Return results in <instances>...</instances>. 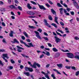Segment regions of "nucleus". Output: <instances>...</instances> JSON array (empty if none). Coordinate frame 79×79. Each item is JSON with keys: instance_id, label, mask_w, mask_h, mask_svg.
<instances>
[{"instance_id": "nucleus-40", "label": "nucleus", "mask_w": 79, "mask_h": 79, "mask_svg": "<svg viewBox=\"0 0 79 79\" xmlns=\"http://www.w3.org/2000/svg\"><path fill=\"white\" fill-rule=\"evenodd\" d=\"M45 5L48 8H50V6L48 3L45 4Z\"/></svg>"}, {"instance_id": "nucleus-61", "label": "nucleus", "mask_w": 79, "mask_h": 79, "mask_svg": "<svg viewBox=\"0 0 79 79\" xmlns=\"http://www.w3.org/2000/svg\"><path fill=\"white\" fill-rule=\"evenodd\" d=\"M44 35H46V36H48V34H47V33L44 32Z\"/></svg>"}, {"instance_id": "nucleus-23", "label": "nucleus", "mask_w": 79, "mask_h": 79, "mask_svg": "<svg viewBox=\"0 0 79 79\" xmlns=\"http://www.w3.org/2000/svg\"><path fill=\"white\" fill-rule=\"evenodd\" d=\"M31 66L32 68H37V66H36V65L34 64L33 65L31 64Z\"/></svg>"}, {"instance_id": "nucleus-63", "label": "nucleus", "mask_w": 79, "mask_h": 79, "mask_svg": "<svg viewBox=\"0 0 79 79\" xmlns=\"http://www.w3.org/2000/svg\"><path fill=\"white\" fill-rule=\"evenodd\" d=\"M66 10H67V11H68V12H69V11L71 10V9H70V8H67L66 9Z\"/></svg>"}, {"instance_id": "nucleus-53", "label": "nucleus", "mask_w": 79, "mask_h": 79, "mask_svg": "<svg viewBox=\"0 0 79 79\" xmlns=\"http://www.w3.org/2000/svg\"><path fill=\"white\" fill-rule=\"evenodd\" d=\"M35 17V16H29V18H34Z\"/></svg>"}, {"instance_id": "nucleus-25", "label": "nucleus", "mask_w": 79, "mask_h": 79, "mask_svg": "<svg viewBox=\"0 0 79 79\" xmlns=\"http://www.w3.org/2000/svg\"><path fill=\"white\" fill-rule=\"evenodd\" d=\"M51 11L53 15H54V14H56V12H55V10H54L53 9H51Z\"/></svg>"}, {"instance_id": "nucleus-41", "label": "nucleus", "mask_w": 79, "mask_h": 79, "mask_svg": "<svg viewBox=\"0 0 79 79\" xmlns=\"http://www.w3.org/2000/svg\"><path fill=\"white\" fill-rule=\"evenodd\" d=\"M57 5L59 7H62V6L60 3H57Z\"/></svg>"}, {"instance_id": "nucleus-56", "label": "nucleus", "mask_w": 79, "mask_h": 79, "mask_svg": "<svg viewBox=\"0 0 79 79\" xmlns=\"http://www.w3.org/2000/svg\"><path fill=\"white\" fill-rule=\"evenodd\" d=\"M21 38L23 40H25V37L24 36H21Z\"/></svg>"}, {"instance_id": "nucleus-3", "label": "nucleus", "mask_w": 79, "mask_h": 79, "mask_svg": "<svg viewBox=\"0 0 79 79\" xmlns=\"http://www.w3.org/2000/svg\"><path fill=\"white\" fill-rule=\"evenodd\" d=\"M67 55V56L68 58H74V54L71 53H67L66 54Z\"/></svg>"}, {"instance_id": "nucleus-1", "label": "nucleus", "mask_w": 79, "mask_h": 79, "mask_svg": "<svg viewBox=\"0 0 79 79\" xmlns=\"http://www.w3.org/2000/svg\"><path fill=\"white\" fill-rule=\"evenodd\" d=\"M20 41L21 44H24V45L26 46V47H27V48H30L31 47H34V46L32 44V43H28V44L29 45V46L26 43L24 42H23V40H20Z\"/></svg>"}, {"instance_id": "nucleus-39", "label": "nucleus", "mask_w": 79, "mask_h": 79, "mask_svg": "<svg viewBox=\"0 0 79 79\" xmlns=\"http://www.w3.org/2000/svg\"><path fill=\"white\" fill-rule=\"evenodd\" d=\"M48 2H49V3H50V4H51V5H52V4H53V3L50 0H48Z\"/></svg>"}, {"instance_id": "nucleus-37", "label": "nucleus", "mask_w": 79, "mask_h": 79, "mask_svg": "<svg viewBox=\"0 0 79 79\" xmlns=\"http://www.w3.org/2000/svg\"><path fill=\"white\" fill-rule=\"evenodd\" d=\"M10 62L12 63V64H14V63H15V62L14 60H13V59H11L10 60Z\"/></svg>"}, {"instance_id": "nucleus-47", "label": "nucleus", "mask_w": 79, "mask_h": 79, "mask_svg": "<svg viewBox=\"0 0 79 79\" xmlns=\"http://www.w3.org/2000/svg\"><path fill=\"white\" fill-rule=\"evenodd\" d=\"M36 65L37 67H38V68H40V64H39V63L36 64Z\"/></svg>"}, {"instance_id": "nucleus-31", "label": "nucleus", "mask_w": 79, "mask_h": 79, "mask_svg": "<svg viewBox=\"0 0 79 79\" xmlns=\"http://www.w3.org/2000/svg\"><path fill=\"white\" fill-rule=\"evenodd\" d=\"M46 54L45 55H47V56H50V52L48 51H46Z\"/></svg>"}, {"instance_id": "nucleus-35", "label": "nucleus", "mask_w": 79, "mask_h": 79, "mask_svg": "<svg viewBox=\"0 0 79 79\" xmlns=\"http://www.w3.org/2000/svg\"><path fill=\"white\" fill-rule=\"evenodd\" d=\"M56 34H57V35H60V37H62V35H61V34L60 33L58 32H57V31H56Z\"/></svg>"}, {"instance_id": "nucleus-55", "label": "nucleus", "mask_w": 79, "mask_h": 79, "mask_svg": "<svg viewBox=\"0 0 79 79\" xmlns=\"http://www.w3.org/2000/svg\"><path fill=\"white\" fill-rule=\"evenodd\" d=\"M5 50L3 49H0V52H5Z\"/></svg>"}, {"instance_id": "nucleus-12", "label": "nucleus", "mask_w": 79, "mask_h": 79, "mask_svg": "<svg viewBox=\"0 0 79 79\" xmlns=\"http://www.w3.org/2000/svg\"><path fill=\"white\" fill-rule=\"evenodd\" d=\"M9 7L11 9H15V10H17V7L13 5H11L9 6Z\"/></svg>"}, {"instance_id": "nucleus-10", "label": "nucleus", "mask_w": 79, "mask_h": 79, "mask_svg": "<svg viewBox=\"0 0 79 79\" xmlns=\"http://www.w3.org/2000/svg\"><path fill=\"white\" fill-rule=\"evenodd\" d=\"M75 55L74 56L75 58L77 59H78L79 60V52H76L75 53Z\"/></svg>"}, {"instance_id": "nucleus-44", "label": "nucleus", "mask_w": 79, "mask_h": 79, "mask_svg": "<svg viewBox=\"0 0 79 79\" xmlns=\"http://www.w3.org/2000/svg\"><path fill=\"white\" fill-rule=\"evenodd\" d=\"M8 3L10 5L11 4V1L12 0H8Z\"/></svg>"}, {"instance_id": "nucleus-30", "label": "nucleus", "mask_w": 79, "mask_h": 79, "mask_svg": "<svg viewBox=\"0 0 79 79\" xmlns=\"http://www.w3.org/2000/svg\"><path fill=\"white\" fill-rule=\"evenodd\" d=\"M71 68L72 69H73L74 71H76V70H77V69H76V67L74 66H72L71 67Z\"/></svg>"}, {"instance_id": "nucleus-26", "label": "nucleus", "mask_w": 79, "mask_h": 79, "mask_svg": "<svg viewBox=\"0 0 79 79\" xmlns=\"http://www.w3.org/2000/svg\"><path fill=\"white\" fill-rule=\"evenodd\" d=\"M27 8H28V9H31L32 8V7L31 6V5H30V4H27Z\"/></svg>"}, {"instance_id": "nucleus-15", "label": "nucleus", "mask_w": 79, "mask_h": 79, "mask_svg": "<svg viewBox=\"0 0 79 79\" xmlns=\"http://www.w3.org/2000/svg\"><path fill=\"white\" fill-rule=\"evenodd\" d=\"M13 33H14V32L13 31H11L9 34V36L11 37H13Z\"/></svg>"}, {"instance_id": "nucleus-59", "label": "nucleus", "mask_w": 79, "mask_h": 79, "mask_svg": "<svg viewBox=\"0 0 79 79\" xmlns=\"http://www.w3.org/2000/svg\"><path fill=\"white\" fill-rule=\"evenodd\" d=\"M75 7L76 8H77V9H79V6L78 5V4H77V5L76 6H75Z\"/></svg>"}, {"instance_id": "nucleus-9", "label": "nucleus", "mask_w": 79, "mask_h": 79, "mask_svg": "<svg viewBox=\"0 0 79 79\" xmlns=\"http://www.w3.org/2000/svg\"><path fill=\"white\" fill-rule=\"evenodd\" d=\"M54 38L55 39V41L56 43H58V42H60V41H61V39L58 38L57 36H55Z\"/></svg>"}, {"instance_id": "nucleus-16", "label": "nucleus", "mask_w": 79, "mask_h": 79, "mask_svg": "<svg viewBox=\"0 0 79 79\" xmlns=\"http://www.w3.org/2000/svg\"><path fill=\"white\" fill-rule=\"evenodd\" d=\"M63 8H60L59 9V10L60 11V14L61 15H63Z\"/></svg>"}, {"instance_id": "nucleus-4", "label": "nucleus", "mask_w": 79, "mask_h": 79, "mask_svg": "<svg viewBox=\"0 0 79 79\" xmlns=\"http://www.w3.org/2000/svg\"><path fill=\"white\" fill-rule=\"evenodd\" d=\"M41 73H42V74L45 75V77L46 78H47V79H50V77H49V76H48V73H45L43 71L41 72Z\"/></svg>"}, {"instance_id": "nucleus-28", "label": "nucleus", "mask_w": 79, "mask_h": 79, "mask_svg": "<svg viewBox=\"0 0 79 79\" xmlns=\"http://www.w3.org/2000/svg\"><path fill=\"white\" fill-rule=\"evenodd\" d=\"M1 11H4L5 12L6 10H5V8H1L0 9Z\"/></svg>"}, {"instance_id": "nucleus-46", "label": "nucleus", "mask_w": 79, "mask_h": 79, "mask_svg": "<svg viewBox=\"0 0 79 79\" xmlns=\"http://www.w3.org/2000/svg\"><path fill=\"white\" fill-rule=\"evenodd\" d=\"M65 68L66 69H71V66H65Z\"/></svg>"}, {"instance_id": "nucleus-33", "label": "nucleus", "mask_w": 79, "mask_h": 79, "mask_svg": "<svg viewBox=\"0 0 79 79\" xmlns=\"http://www.w3.org/2000/svg\"><path fill=\"white\" fill-rule=\"evenodd\" d=\"M28 71H30V72H32L33 71V69L32 68H31L30 67L29 68Z\"/></svg>"}, {"instance_id": "nucleus-5", "label": "nucleus", "mask_w": 79, "mask_h": 79, "mask_svg": "<svg viewBox=\"0 0 79 79\" xmlns=\"http://www.w3.org/2000/svg\"><path fill=\"white\" fill-rule=\"evenodd\" d=\"M35 32L36 33V36L37 37L38 39H39L40 40H42V38L39 35V33L37 31H35Z\"/></svg>"}, {"instance_id": "nucleus-13", "label": "nucleus", "mask_w": 79, "mask_h": 79, "mask_svg": "<svg viewBox=\"0 0 79 79\" xmlns=\"http://www.w3.org/2000/svg\"><path fill=\"white\" fill-rule=\"evenodd\" d=\"M14 41H11V42L12 43H13V44H15V43H16L17 44H19V41L17 40V39H14L13 40Z\"/></svg>"}, {"instance_id": "nucleus-22", "label": "nucleus", "mask_w": 79, "mask_h": 79, "mask_svg": "<svg viewBox=\"0 0 79 79\" xmlns=\"http://www.w3.org/2000/svg\"><path fill=\"white\" fill-rule=\"evenodd\" d=\"M51 25L52 26H53L54 27H55L56 28H58V27H57V25H56V24L55 23H52Z\"/></svg>"}, {"instance_id": "nucleus-43", "label": "nucleus", "mask_w": 79, "mask_h": 79, "mask_svg": "<svg viewBox=\"0 0 79 79\" xmlns=\"http://www.w3.org/2000/svg\"><path fill=\"white\" fill-rule=\"evenodd\" d=\"M28 27L29 28H30V29H34V28H34V26H31L30 25H29L28 26Z\"/></svg>"}, {"instance_id": "nucleus-8", "label": "nucleus", "mask_w": 79, "mask_h": 79, "mask_svg": "<svg viewBox=\"0 0 79 79\" xmlns=\"http://www.w3.org/2000/svg\"><path fill=\"white\" fill-rule=\"evenodd\" d=\"M40 9L41 10H46V8L44 7V6L43 5H40L39 4H38Z\"/></svg>"}, {"instance_id": "nucleus-21", "label": "nucleus", "mask_w": 79, "mask_h": 79, "mask_svg": "<svg viewBox=\"0 0 79 79\" xmlns=\"http://www.w3.org/2000/svg\"><path fill=\"white\" fill-rule=\"evenodd\" d=\"M21 55H22L23 57H24V58H29V57L28 56H26L24 54H21Z\"/></svg>"}, {"instance_id": "nucleus-18", "label": "nucleus", "mask_w": 79, "mask_h": 79, "mask_svg": "<svg viewBox=\"0 0 79 79\" xmlns=\"http://www.w3.org/2000/svg\"><path fill=\"white\" fill-rule=\"evenodd\" d=\"M60 53L57 52L56 53L55 55V56L56 57H58V56H60Z\"/></svg>"}, {"instance_id": "nucleus-62", "label": "nucleus", "mask_w": 79, "mask_h": 79, "mask_svg": "<svg viewBox=\"0 0 79 79\" xmlns=\"http://www.w3.org/2000/svg\"><path fill=\"white\" fill-rule=\"evenodd\" d=\"M20 68L22 69H23V68H24V66L22 65H21L20 66Z\"/></svg>"}, {"instance_id": "nucleus-60", "label": "nucleus", "mask_w": 79, "mask_h": 79, "mask_svg": "<svg viewBox=\"0 0 79 79\" xmlns=\"http://www.w3.org/2000/svg\"><path fill=\"white\" fill-rule=\"evenodd\" d=\"M45 48V47H44V46L42 45V46H40V48H41V49H44V48Z\"/></svg>"}, {"instance_id": "nucleus-64", "label": "nucleus", "mask_w": 79, "mask_h": 79, "mask_svg": "<svg viewBox=\"0 0 79 79\" xmlns=\"http://www.w3.org/2000/svg\"><path fill=\"white\" fill-rule=\"evenodd\" d=\"M50 66V64H48L47 65H46V68H48Z\"/></svg>"}, {"instance_id": "nucleus-11", "label": "nucleus", "mask_w": 79, "mask_h": 79, "mask_svg": "<svg viewBox=\"0 0 79 79\" xmlns=\"http://www.w3.org/2000/svg\"><path fill=\"white\" fill-rule=\"evenodd\" d=\"M44 23L45 25H46V26H47L48 27H51V26L48 24V23H47V21L46 20H45V19H44Z\"/></svg>"}, {"instance_id": "nucleus-50", "label": "nucleus", "mask_w": 79, "mask_h": 79, "mask_svg": "<svg viewBox=\"0 0 79 79\" xmlns=\"http://www.w3.org/2000/svg\"><path fill=\"white\" fill-rule=\"evenodd\" d=\"M79 74V71H78L76 73V75L77 76H78Z\"/></svg>"}, {"instance_id": "nucleus-51", "label": "nucleus", "mask_w": 79, "mask_h": 79, "mask_svg": "<svg viewBox=\"0 0 79 79\" xmlns=\"http://www.w3.org/2000/svg\"><path fill=\"white\" fill-rule=\"evenodd\" d=\"M48 45L50 47H52V45L50 43H48Z\"/></svg>"}, {"instance_id": "nucleus-32", "label": "nucleus", "mask_w": 79, "mask_h": 79, "mask_svg": "<svg viewBox=\"0 0 79 79\" xmlns=\"http://www.w3.org/2000/svg\"><path fill=\"white\" fill-rule=\"evenodd\" d=\"M51 77H53V79H56V77H55V74H52L51 75Z\"/></svg>"}, {"instance_id": "nucleus-48", "label": "nucleus", "mask_w": 79, "mask_h": 79, "mask_svg": "<svg viewBox=\"0 0 79 79\" xmlns=\"http://www.w3.org/2000/svg\"><path fill=\"white\" fill-rule=\"evenodd\" d=\"M25 69L26 71H29V68H28L27 67H26L25 68Z\"/></svg>"}, {"instance_id": "nucleus-17", "label": "nucleus", "mask_w": 79, "mask_h": 79, "mask_svg": "<svg viewBox=\"0 0 79 79\" xmlns=\"http://www.w3.org/2000/svg\"><path fill=\"white\" fill-rule=\"evenodd\" d=\"M57 66L60 68H61L63 67V64H57Z\"/></svg>"}, {"instance_id": "nucleus-36", "label": "nucleus", "mask_w": 79, "mask_h": 79, "mask_svg": "<svg viewBox=\"0 0 79 79\" xmlns=\"http://www.w3.org/2000/svg\"><path fill=\"white\" fill-rule=\"evenodd\" d=\"M30 2L32 4H33V5H36L37 3H36L35 2L32 1H31Z\"/></svg>"}, {"instance_id": "nucleus-6", "label": "nucleus", "mask_w": 79, "mask_h": 79, "mask_svg": "<svg viewBox=\"0 0 79 79\" xmlns=\"http://www.w3.org/2000/svg\"><path fill=\"white\" fill-rule=\"evenodd\" d=\"M17 47L18 49H17V51L18 52H22V50H21V49L22 50H24V48L18 46H17Z\"/></svg>"}, {"instance_id": "nucleus-49", "label": "nucleus", "mask_w": 79, "mask_h": 79, "mask_svg": "<svg viewBox=\"0 0 79 79\" xmlns=\"http://www.w3.org/2000/svg\"><path fill=\"white\" fill-rule=\"evenodd\" d=\"M38 31H39V32H40V33H41V32H42V29H40V28H39L38 30Z\"/></svg>"}, {"instance_id": "nucleus-45", "label": "nucleus", "mask_w": 79, "mask_h": 79, "mask_svg": "<svg viewBox=\"0 0 79 79\" xmlns=\"http://www.w3.org/2000/svg\"><path fill=\"white\" fill-rule=\"evenodd\" d=\"M0 65H1V66H3V65H4L3 64V63H2V61L0 60Z\"/></svg>"}, {"instance_id": "nucleus-7", "label": "nucleus", "mask_w": 79, "mask_h": 79, "mask_svg": "<svg viewBox=\"0 0 79 79\" xmlns=\"http://www.w3.org/2000/svg\"><path fill=\"white\" fill-rule=\"evenodd\" d=\"M27 13L30 15H35V13L32 11H27Z\"/></svg>"}, {"instance_id": "nucleus-14", "label": "nucleus", "mask_w": 79, "mask_h": 79, "mask_svg": "<svg viewBox=\"0 0 79 79\" xmlns=\"http://www.w3.org/2000/svg\"><path fill=\"white\" fill-rule=\"evenodd\" d=\"M55 20L54 21L57 24H59V23L58 22V21H57V19H58V18L56 17V15H55Z\"/></svg>"}, {"instance_id": "nucleus-57", "label": "nucleus", "mask_w": 79, "mask_h": 79, "mask_svg": "<svg viewBox=\"0 0 79 79\" xmlns=\"http://www.w3.org/2000/svg\"><path fill=\"white\" fill-rule=\"evenodd\" d=\"M70 13L72 15H74V12L73 11H71Z\"/></svg>"}, {"instance_id": "nucleus-38", "label": "nucleus", "mask_w": 79, "mask_h": 79, "mask_svg": "<svg viewBox=\"0 0 79 79\" xmlns=\"http://www.w3.org/2000/svg\"><path fill=\"white\" fill-rule=\"evenodd\" d=\"M60 24H61V26H64V23L63 22H60Z\"/></svg>"}, {"instance_id": "nucleus-24", "label": "nucleus", "mask_w": 79, "mask_h": 79, "mask_svg": "<svg viewBox=\"0 0 79 79\" xmlns=\"http://www.w3.org/2000/svg\"><path fill=\"white\" fill-rule=\"evenodd\" d=\"M48 18L49 19V20H50V21H52V20H53V18H52V16L50 15H48Z\"/></svg>"}, {"instance_id": "nucleus-54", "label": "nucleus", "mask_w": 79, "mask_h": 79, "mask_svg": "<svg viewBox=\"0 0 79 79\" xmlns=\"http://www.w3.org/2000/svg\"><path fill=\"white\" fill-rule=\"evenodd\" d=\"M63 5H64V6L66 7V8H68V6L65 3H64Z\"/></svg>"}, {"instance_id": "nucleus-19", "label": "nucleus", "mask_w": 79, "mask_h": 79, "mask_svg": "<svg viewBox=\"0 0 79 79\" xmlns=\"http://www.w3.org/2000/svg\"><path fill=\"white\" fill-rule=\"evenodd\" d=\"M23 34H24V35L26 36V37L28 38L29 37L28 36V35L27 34V33L26 32V31H23Z\"/></svg>"}, {"instance_id": "nucleus-58", "label": "nucleus", "mask_w": 79, "mask_h": 79, "mask_svg": "<svg viewBox=\"0 0 79 79\" xmlns=\"http://www.w3.org/2000/svg\"><path fill=\"white\" fill-rule=\"evenodd\" d=\"M26 40L27 42H31V40L29 39H27Z\"/></svg>"}, {"instance_id": "nucleus-29", "label": "nucleus", "mask_w": 79, "mask_h": 79, "mask_svg": "<svg viewBox=\"0 0 79 79\" xmlns=\"http://www.w3.org/2000/svg\"><path fill=\"white\" fill-rule=\"evenodd\" d=\"M73 5L74 6H75V7L78 4H77V3L76 2V1H75L74 2H73Z\"/></svg>"}, {"instance_id": "nucleus-52", "label": "nucleus", "mask_w": 79, "mask_h": 79, "mask_svg": "<svg viewBox=\"0 0 79 79\" xmlns=\"http://www.w3.org/2000/svg\"><path fill=\"white\" fill-rule=\"evenodd\" d=\"M1 24L3 26H4V27L5 26V23L3 22Z\"/></svg>"}, {"instance_id": "nucleus-42", "label": "nucleus", "mask_w": 79, "mask_h": 79, "mask_svg": "<svg viewBox=\"0 0 79 79\" xmlns=\"http://www.w3.org/2000/svg\"><path fill=\"white\" fill-rule=\"evenodd\" d=\"M44 39L45 40H47V41L48 40V38L47 37H44Z\"/></svg>"}, {"instance_id": "nucleus-20", "label": "nucleus", "mask_w": 79, "mask_h": 79, "mask_svg": "<svg viewBox=\"0 0 79 79\" xmlns=\"http://www.w3.org/2000/svg\"><path fill=\"white\" fill-rule=\"evenodd\" d=\"M23 74L27 76H29L30 75L29 72H24Z\"/></svg>"}, {"instance_id": "nucleus-27", "label": "nucleus", "mask_w": 79, "mask_h": 79, "mask_svg": "<svg viewBox=\"0 0 79 79\" xmlns=\"http://www.w3.org/2000/svg\"><path fill=\"white\" fill-rule=\"evenodd\" d=\"M52 50L53 52H58V49H56V48H52Z\"/></svg>"}, {"instance_id": "nucleus-34", "label": "nucleus", "mask_w": 79, "mask_h": 79, "mask_svg": "<svg viewBox=\"0 0 79 79\" xmlns=\"http://www.w3.org/2000/svg\"><path fill=\"white\" fill-rule=\"evenodd\" d=\"M17 8H18V9H19V10H20V11H22V7L19 6L17 7Z\"/></svg>"}, {"instance_id": "nucleus-2", "label": "nucleus", "mask_w": 79, "mask_h": 79, "mask_svg": "<svg viewBox=\"0 0 79 79\" xmlns=\"http://www.w3.org/2000/svg\"><path fill=\"white\" fill-rule=\"evenodd\" d=\"M2 56H3L2 57V58L3 59V60H5V62H6V63L8 62V60L5 59V58H7V59L9 58V57L8 56V54H3Z\"/></svg>"}]
</instances>
